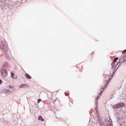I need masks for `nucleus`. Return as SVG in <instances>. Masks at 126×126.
<instances>
[{
	"label": "nucleus",
	"instance_id": "1",
	"mask_svg": "<svg viewBox=\"0 0 126 126\" xmlns=\"http://www.w3.org/2000/svg\"><path fill=\"white\" fill-rule=\"evenodd\" d=\"M1 49L2 52L4 54H6L7 53V51H8L7 46L6 45V44H5V41L2 42V46H1Z\"/></svg>",
	"mask_w": 126,
	"mask_h": 126
},
{
	"label": "nucleus",
	"instance_id": "2",
	"mask_svg": "<svg viewBox=\"0 0 126 126\" xmlns=\"http://www.w3.org/2000/svg\"><path fill=\"white\" fill-rule=\"evenodd\" d=\"M1 74L3 77H6L7 76V71L5 69H3L1 70Z\"/></svg>",
	"mask_w": 126,
	"mask_h": 126
},
{
	"label": "nucleus",
	"instance_id": "3",
	"mask_svg": "<svg viewBox=\"0 0 126 126\" xmlns=\"http://www.w3.org/2000/svg\"><path fill=\"white\" fill-rule=\"evenodd\" d=\"M126 105L125 103H119L118 104L116 105V108H122L123 107H125Z\"/></svg>",
	"mask_w": 126,
	"mask_h": 126
},
{
	"label": "nucleus",
	"instance_id": "4",
	"mask_svg": "<svg viewBox=\"0 0 126 126\" xmlns=\"http://www.w3.org/2000/svg\"><path fill=\"white\" fill-rule=\"evenodd\" d=\"M28 85L26 84H22L20 86V88H27Z\"/></svg>",
	"mask_w": 126,
	"mask_h": 126
},
{
	"label": "nucleus",
	"instance_id": "5",
	"mask_svg": "<svg viewBox=\"0 0 126 126\" xmlns=\"http://www.w3.org/2000/svg\"><path fill=\"white\" fill-rule=\"evenodd\" d=\"M118 60V58H116L114 60V62H113L112 65L113 66V67H115V63L116 62H117V60Z\"/></svg>",
	"mask_w": 126,
	"mask_h": 126
},
{
	"label": "nucleus",
	"instance_id": "6",
	"mask_svg": "<svg viewBox=\"0 0 126 126\" xmlns=\"http://www.w3.org/2000/svg\"><path fill=\"white\" fill-rule=\"evenodd\" d=\"M11 77H13L14 79H16V78H17V77L13 73H11Z\"/></svg>",
	"mask_w": 126,
	"mask_h": 126
},
{
	"label": "nucleus",
	"instance_id": "7",
	"mask_svg": "<svg viewBox=\"0 0 126 126\" xmlns=\"http://www.w3.org/2000/svg\"><path fill=\"white\" fill-rule=\"evenodd\" d=\"M25 76H26V77H27V78H28V79H31V78H32L31 76H30V75L28 74H26Z\"/></svg>",
	"mask_w": 126,
	"mask_h": 126
},
{
	"label": "nucleus",
	"instance_id": "8",
	"mask_svg": "<svg viewBox=\"0 0 126 126\" xmlns=\"http://www.w3.org/2000/svg\"><path fill=\"white\" fill-rule=\"evenodd\" d=\"M38 120L39 121H41L42 122H43V121H44V119H43V117H42V116H39L38 117Z\"/></svg>",
	"mask_w": 126,
	"mask_h": 126
},
{
	"label": "nucleus",
	"instance_id": "9",
	"mask_svg": "<svg viewBox=\"0 0 126 126\" xmlns=\"http://www.w3.org/2000/svg\"><path fill=\"white\" fill-rule=\"evenodd\" d=\"M122 53L123 54V55H125L126 54V49L124 50L123 52H122Z\"/></svg>",
	"mask_w": 126,
	"mask_h": 126
},
{
	"label": "nucleus",
	"instance_id": "10",
	"mask_svg": "<svg viewBox=\"0 0 126 126\" xmlns=\"http://www.w3.org/2000/svg\"><path fill=\"white\" fill-rule=\"evenodd\" d=\"M9 88H10V89H13V86H12L11 85H9Z\"/></svg>",
	"mask_w": 126,
	"mask_h": 126
},
{
	"label": "nucleus",
	"instance_id": "11",
	"mask_svg": "<svg viewBox=\"0 0 126 126\" xmlns=\"http://www.w3.org/2000/svg\"><path fill=\"white\" fill-rule=\"evenodd\" d=\"M109 78L111 80V79H112V78H113V75H111V76H109Z\"/></svg>",
	"mask_w": 126,
	"mask_h": 126
},
{
	"label": "nucleus",
	"instance_id": "12",
	"mask_svg": "<svg viewBox=\"0 0 126 126\" xmlns=\"http://www.w3.org/2000/svg\"><path fill=\"white\" fill-rule=\"evenodd\" d=\"M40 101H41V99H38V102H37V103H40Z\"/></svg>",
	"mask_w": 126,
	"mask_h": 126
},
{
	"label": "nucleus",
	"instance_id": "13",
	"mask_svg": "<svg viewBox=\"0 0 126 126\" xmlns=\"http://www.w3.org/2000/svg\"><path fill=\"white\" fill-rule=\"evenodd\" d=\"M2 83V80H0V84H1Z\"/></svg>",
	"mask_w": 126,
	"mask_h": 126
},
{
	"label": "nucleus",
	"instance_id": "14",
	"mask_svg": "<svg viewBox=\"0 0 126 126\" xmlns=\"http://www.w3.org/2000/svg\"><path fill=\"white\" fill-rule=\"evenodd\" d=\"M65 96H68V94L65 93Z\"/></svg>",
	"mask_w": 126,
	"mask_h": 126
},
{
	"label": "nucleus",
	"instance_id": "15",
	"mask_svg": "<svg viewBox=\"0 0 126 126\" xmlns=\"http://www.w3.org/2000/svg\"><path fill=\"white\" fill-rule=\"evenodd\" d=\"M124 59H125V61H126V56H124Z\"/></svg>",
	"mask_w": 126,
	"mask_h": 126
}]
</instances>
